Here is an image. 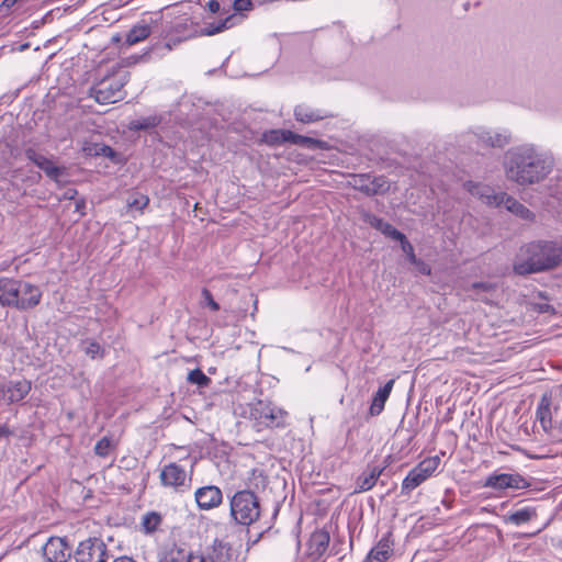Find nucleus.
Segmentation results:
<instances>
[{
	"instance_id": "obj_26",
	"label": "nucleus",
	"mask_w": 562,
	"mask_h": 562,
	"mask_svg": "<svg viewBox=\"0 0 562 562\" xmlns=\"http://www.w3.org/2000/svg\"><path fill=\"white\" fill-rule=\"evenodd\" d=\"M382 470L379 468H372L369 472L362 473L356 483V492H366L371 490L378 479L380 477Z\"/></svg>"
},
{
	"instance_id": "obj_17",
	"label": "nucleus",
	"mask_w": 562,
	"mask_h": 562,
	"mask_svg": "<svg viewBox=\"0 0 562 562\" xmlns=\"http://www.w3.org/2000/svg\"><path fill=\"white\" fill-rule=\"evenodd\" d=\"M194 496L199 508L203 510L217 507L223 499L222 491L214 485L198 488Z\"/></svg>"
},
{
	"instance_id": "obj_21",
	"label": "nucleus",
	"mask_w": 562,
	"mask_h": 562,
	"mask_svg": "<svg viewBox=\"0 0 562 562\" xmlns=\"http://www.w3.org/2000/svg\"><path fill=\"white\" fill-rule=\"evenodd\" d=\"M294 116L299 122L311 124L328 117L329 114L325 111L313 109L306 104H300L294 109Z\"/></svg>"
},
{
	"instance_id": "obj_1",
	"label": "nucleus",
	"mask_w": 562,
	"mask_h": 562,
	"mask_svg": "<svg viewBox=\"0 0 562 562\" xmlns=\"http://www.w3.org/2000/svg\"><path fill=\"white\" fill-rule=\"evenodd\" d=\"M503 166L508 180L519 186H531L547 178L552 170L553 159L532 145H524L509 149Z\"/></svg>"
},
{
	"instance_id": "obj_18",
	"label": "nucleus",
	"mask_w": 562,
	"mask_h": 562,
	"mask_svg": "<svg viewBox=\"0 0 562 562\" xmlns=\"http://www.w3.org/2000/svg\"><path fill=\"white\" fill-rule=\"evenodd\" d=\"M329 544V533L325 530L314 531L306 542V555L312 560L323 557Z\"/></svg>"
},
{
	"instance_id": "obj_28",
	"label": "nucleus",
	"mask_w": 562,
	"mask_h": 562,
	"mask_svg": "<svg viewBox=\"0 0 562 562\" xmlns=\"http://www.w3.org/2000/svg\"><path fill=\"white\" fill-rule=\"evenodd\" d=\"M235 19L234 15L227 16L225 20L218 22V23H211L207 26L201 29L199 34L201 36H212L217 33L223 32L224 30L229 29L233 25V20Z\"/></svg>"
},
{
	"instance_id": "obj_20",
	"label": "nucleus",
	"mask_w": 562,
	"mask_h": 562,
	"mask_svg": "<svg viewBox=\"0 0 562 562\" xmlns=\"http://www.w3.org/2000/svg\"><path fill=\"white\" fill-rule=\"evenodd\" d=\"M465 190L472 195L482 200L488 206H498L501 193H495L488 186L468 181L464 183Z\"/></svg>"
},
{
	"instance_id": "obj_34",
	"label": "nucleus",
	"mask_w": 562,
	"mask_h": 562,
	"mask_svg": "<svg viewBox=\"0 0 562 562\" xmlns=\"http://www.w3.org/2000/svg\"><path fill=\"white\" fill-rule=\"evenodd\" d=\"M187 380L188 382L201 387H206L211 383V379L200 369L191 370L188 373Z\"/></svg>"
},
{
	"instance_id": "obj_50",
	"label": "nucleus",
	"mask_w": 562,
	"mask_h": 562,
	"mask_svg": "<svg viewBox=\"0 0 562 562\" xmlns=\"http://www.w3.org/2000/svg\"><path fill=\"white\" fill-rule=\"evenodd\" d=\"M209 10L213 13H217L221 10V4L217 0H211L207 3Z\"/></svg>"
},
{
	"instance_id": "obj_30",
	"label": "nucleus",
	"mask_w": 562,
	"mask_h": 562,
	"mask_svg": "<svg viewBox=\"0 0 562 562\" xmlns=\"http://www.w3.org/2000/svg\"><path fill=\"white\" fill-rule=\"evenodd\" d=\"M471 290L476 300L488 302L495 291V286L488 282H475L471 284Z\"/></svg>"
},
{
	"instance_id": "obj_11",
	"label": "nucleus",
	"mask_w": 562,
	"mask_h": 562,
	"mask_svg": "<svg viewBox=\"0 0 562 562\" xmlns=\"http://www.w3.org/2000/svg\"><path fill=\"white\" fill-rule=\"evenodd\" d=\"M32 384L27 380L9 381L0 384V402L14 404L21 402L30 393Z\"/></svg>"
},
{
	"instance_id": "obj_8",
	"label": "nucleus",
	"mask_w": 562,
	"mask_h": 562,
	"mask_svg": "<svg viewBox=\"0 0 562 562\" xmlns=\"http://www.w3.org/2000/svg\"><path fill=\"white\" fill-rule=\"evenodd\" d=\"M12 308L29 311L36 307L42 300V290L38 285L16 279Z\"/></svg>"
},
{
	"instance_id": "obj_33",
	"label": "nucleus",
	"mask_w": 562,
	"mask_h": 562,
	"mask_svg": "<svg viewBox=\"0 0 562 562\" xmlns=\"http://www.w3.org/2000/svg\"><path fill=\"white\" fill-rule=\"evenodd\" d=\"M83 151L89 156H104L111 159L115 156L114 150L110 146L103 144H95L92 147H83Z\"/></svg>"
},
{
	"instance_id": "obj_12",
	"label": "nucleus",
	"mask_w": 562,
	"mask_h": 562,
	"mask_svg": "<svg viewBox=\"0 0 562 562\" xmlns=\"http://www.w3.org/2000/svg\"><path fill=\"white\" fill-rule=\"evenodd\" d=\"M350 184L355 189H357L368 195L383 193L384 191H386L389 189V186H387L386 181L384 180V178L371 177L369 175L353 176L350 181Z\"/></svg>"
},
{
	"instance_id": "obj_32",
	"label": "nucleus",
	"mask_w": 562,
	"mask_h": 562,
	"mask_svg": "<svg viewBox=\"0 0 562 562\" xmlns=\"http://www.w3.org/2000/svg\"><path fill=\"white\" fill-rule=\"evenodd\" d=\"M161 516L156 512L147 513L142 518V527L146 533H153L161 524Z\"/></svg>"
},
{
	"instance_id": "obj_36",
	"label": "nucleus",
	"mask_w": 562,
	"mask_h": 562,
	"mask_svg": "<svg viewBox=\"0 0 562 562\" xmlns=\"http://www.w3.org/2000/svg\"><path fill=\"white\" fill-rule=\"evenodd\" d=\"M159 120L156 116H147L139 120L132 121L130 127L132 130H147L156 126Z\"/></svg>"
},
{
	"instance_id": "obj_44",
	"label": "nucleus",
	"mask_w": 562,
	"mask_h": 562,
	"mask_svg": "<svg viewBox=\"0 0 562 562\" xmlns=\"http://www.w3.org/2000/svg\"><path fill=\"white\" fill-rule=\"evenodd\" d=\"M233 8L236 12L249 11L252 9L251 0H235Z\"/></svg>"
},
{
	"instance_id": "obj_14",
	"label": "nucleus",
	"mask_w": 562,
	"mask_h": 562,
	"mask_svg": "<svg viewBox=\"0 0 562 562\" xmlns=\"http://www.w3.org/2000/svg\"><path fill=\"white\" fill-rule=\"evenodd\" d=\"M43 555L46 562H67L70 552L64 539L52 537L43 547Z\"/></svg>"
},
{
	"instance_id": "obj_29",
	"label": "nucleus",
	"mask_w": 562,
	"mask_h": 562,
	"mask_svg": "<svg viewBox=\"0 0 562 562\" xmlns=\"http://www.w3.org/2000/svg\"><path fill=\"white\" fill-rule=\"evenodd\" d=\"M235 19L234 15L227 16L225 20L218 22V23H211L207 26L201 29L199 34L201 36H212L217 33L223 32L224 30L229 29L233 25V20Z\"/></svg>"
},
{
	"instance_id": "obj_49",
	"label": "nucleus",
	"mask_w": 562,
	"mask_h": 562,
	"mask_svg": "<svg viewBox=\"0 0 562 562\" xmlns=\"http://www.w3.org/2000/svg\"><path fill=\"white\" fill-rule=\"evenodd\" d=\"M414 265L417 267L419 272L427 274V276L430 274L431 270H430L429 266L426 265L424 261L418 259V262L414 263Z\"/></svg>"
},
{
	"instance_id": "obj_40",
	"label": "nucleus",
	"mask_w": 562,
	"mask_h": 562,
	"mask_svg": "<svg viewBox=\"0 0 562 562\" xmlns=\"http://www.w3.org/2000/svg\"><path fill=\"white\" fill-rule=\"evenodd\" d=\"M283 130H274L263 135L266 143L274 145L283 143Z\"/></svg>"
},
{
	"instance_id": "obj_35",
	"label": "nucleus",
	"mask_w": 562,
	"mask_h": 562,
	"mask_svg": "<svg viewBox=\"0 0 562 562\" xmlns=\"http://www.w3.org/2000/svg\"><path fill=\"white\" fill-rule=\"evenodd\" d=\"M364 221L384 235L389 233V231L392 227L391 224L384 222L382 218L372 214H364Z\"/></svg>"
},
{
	"instance_id": "obj_46",
	"label": "nucleus",
	"mask_w": 562,
	"mask_h": 562,
	"mask_svg": "<svg viewBox=\"0 0 562 562\" xmlns=\"http://www.w3.org/2000/svg\"><path fill=\"white\" fill-rule=\"evenodd\" d=\"M191 554L190 552L186 551L184 549L178 550V555H171L169 559V562H190Z\"/></svg>"
},
{
	"instance_id": "obj_39",
	"label": "nucleus",
	"mask_w": 562,
	"mask_h": 562,
	"mask_svg": "<svg viewBox=\"0 0 562 562\" xmlns=\"http://www.w3.org/2000/svg\"><path fill=\"white\" fill-rule=\"evenodd\" d=\"M297 139H299V145L306 147V148H311V149L324 148V146H325V142L315 139L312 137H307V136L300 135V138H297Z\"/></svg>"
},
{
	"instance_id": "obj_10",
	"label": "nucleus",
	"mask_w": 562,
	"mask_h": 562,
	"mask_svg": "<svg viewBox=\"0 0 562 562\" xmlns=\"http://www.w3.org/2000/svg\"><path fill=\"white\" fill-rule=\"evenodd\" d=\"M105 544L99 539H89L79 543L75 552V562H106Z\"/></svg>"
},
{
	"instance_id": "obj_4",
	"label": "nucleus",
	"mask_w": 562,
	"mask_h": 562,
	"mask_svg": "<svg viewBox=\"0 0 562 562\" xmlns=\"http://www.w3.org/2000/svg\"><path fill=\"white\" fill-rule=\"evenodd\" d=\"M231 514L241 525H250L260 516V505L255 493L250 491L237 492L231 501Z\"/></svg>"
},
{
	"instance_id": "obj_22",
	"label": "nucleus",
	"mask_w": 562,
	"mask_h": 562,
	"mask_svg": "<svg viewBox=\"0 0 562 562\" xmlns=\"http://www.w3.org/2000/svg\"><path fill=\"white\" fill-rule=\"evenodd\" d=\"M394 383L395 381L392 379L387 381L384 386L380 387L375 392L372 398L371 406L369 408V413L371 416H378L382 413V411L384 409L385 402L387 401L393 390Z\"/></svg>"
},
{
	"instance_id": "obj_27",
	"label": "nucleus",
	"mask_w": 562,
	"mask_h": 562,
	"mask_svg": "<svg viewBox=\"0 0 562 562\" xmlns=\"http://www.w3.org/2000/svg\"><path fill=\"white\" fill-rule=\"evenodd\" d=\"M151 49L148 48L142 54H134L131 56H127L125 58H122L114 67V71H123V68L133 67L139 63H146L150 58Z\"/></svg>"
},
{
	"instance_id": "obj_43",
	"label": "nucleus",
	"mask_w": 562,
	"mask_h": 562,
	"mask_svg": "<svg viewBox=\"0 0 562 562\" xmlns=\"http://www.w3.org/2000/svg\"><path fill=\"white\" fill-rule=\"evenodd\" d=\"M202 297L204 300V303L210 306V308L212 311H218L220 310V305L214 301L211 292L207 290V289H203L202 290Z\"/></svg>"
},
{
	"instance_id": "obj_16",
	"label": "nucleus",
	"mask_w": 562,
	"mask_h": 562,
	"mask_svg": "<svg viewBox=\"0 0 562 562\" xmlns=\"http://www.w3.org/2000/svg\"><path fill=\"white\" fill-rule=\"evenodd\" d=\"M25 156L34 165L42 169L46 173V176L52 180L58 181L59 177L64 175L63 168L56 166L50 158L38 154L33 148L26 149Z\"/></svg>"
},
{
	"instance_id": "obj_24",
	"label": "nucleus",
	"mask_w": 562,
	"mask_h": 562,
	"mask_svg": "<svg viewBox=\"0 0 562 562\" xmlns=\"http://www.w3.org/2000/svg\"><path fill=\"white\" fill-rule=\"evenodd\" d=\"M393 543L389 536L383 537L378 544L370 551L369 559L375 560L376 562H384L391 559L393 553Z\"/></svg>"
},
{
	"instance_id": "obj_2",
	"label": "nucleus",
	"mask_w": 562,
	"mask_h": 562,
	"mask_svg": "<svg viewBox=\"0 0 562 562\" xmlns=\"http://www.w3.org/2000/svg\"><path fill=\"white\" fill-rule=\"evenodd\" d=\"M562 262V247L554 241H532L522 246L514 262L518 274L550 270Z\"/></svg>"
},
{
	"instance_id": "obj_6",
	"label": "nucleus",
	"mask_w": 562,
	"mask_h": 562,
	"mask_svg": "<svg viewBox=\"0 0 562 562\" xmlns=\"http://www.w3.org/2000/svg\"><path fill=\"white\" fill-rule=\"evenodd\" d=\"M440 461L438 456L428 457L414 467L402 482V494H409L428 480L438 469Z\"/></svg>"
},
{
	"instance_id": "obj_31",
	"label": "nucleus",
	"mask_w": 562,
	"mask_h": 562,
	"mask_svg": "<svg viewBox=\"0 0 562 562\" xmlns=\"http://www.w3.org/2000/svg\"><path fill=\"white\" fill-rule=\"evenodd\" d=\"M535 515H536V513L533 509L528 508V507L521 508V509H518V510L509 514L508 516H505L504 521L518 526V525L529 521L532 517H535Z\"/></svg>"
},
{
	"instance_id": "obj_5",
	"label": "nucleus",
	"mask_w": 562,
	"mask_h": 562,
	"mask_svg": "<svg viewBox=\"0 0 562 562\" xmlns=\"http://www.w3.org/2000/svg\"><path fill=\"white\" fill-rule=\"evenodd\" d=\"M537 417L544 431L562 429V396L555 391L542 395Z\"/></svg>"
},
{
	"instance_id": "obj_45",
	"label": "nucleus",
	"mask_w": 562,
	"mask_h": 562,
	"mask_svg": "<svg viewBox=\"0 0 562 562\" xmlns=\"http://www.w3.org/2000/svg\"><path fill=\"white\" fill-rule=\"evenodd\" d=\"M86 353L89 355L91 358L101 356V353H102L101 346L95 341H91L86 347Z\"/></svg>"
},
{
	"instance_id": "obj_7",
	"label": "nucleus",
	"mask_w": 562,
	"mask_h": 562,
	"mask_svg": "<svg viewBox=\"0 0 562 562\" xmlns=\"http://www.w3.org/2000/svg\"><path fill=\"white\" fill-rule=\"evenodd\" d=\"M286 413L272 405L258 401L251 406L250 417L256 422L258 427H280L284 425Z\"/></svg>"
},
{
	"instance_id": "obj_25",
	"label": "nucleus",
	"mask_w": 562,
	"mask_h": 562,
	"mask_svg": "<svg viewBox=\"0 0 562 562\" xmlns=\"http://www.w3.org/2000/svg\"><path fill=\"white\" fill-rule=\"evenodd\" d=\"M151 33L148 24L139 23L134 25L125 37V44L130 47L146 40Z\"/></svg>"
},
{
	"instance_id": "obj_13",
	"label": "nucleus",
	"mask_w": 562,
	"mask_h": 562,
	"mask_svg": "<svg viewBox=\"0 0 562 562\" xmlns=\"http://www.w3.org/2000/svg\"><path fill=\"white\" fill-rule=\"evenodd\" d=\"M474 135L484 147L502 148L510 140V133L506 130L477 127Z\"/></svg>"
},
{
	"instance_id": "obj_48",
	"label": "nucleus",
	"mask_w": 562,
	"mask_h": 562,
	"mask_svg": "<svg viewBox=\"0 0 562 562\" xmlns=\"http://www.w3.org/2000/svg\"><path fill=\"white\" fill-rule=\"evenodd\" d=\"M283 143L284 142H289V143H292V144H296L299 145V139L300 138V135L299 134H295L291 131H288V130H283Z\"/></svg>"
},
{
	"instance_id": "obj_47",
	"label": "nucleus",
	"mask_w": 562,
	"mask_h": 562,
	"mask_svg": "<svg viewBox=\"0 0 562 562\" xmlns=\"http://www.w3.org/2000/svg\"><path fill=\"white\" fill-rule=\"evenodd\" d=\"M385 236L394 239V240H398L401 244L406 240V237L403 233H401L400 231H397L395 227H391V229L389 231V233L385 234Z\"/></svg>"
},
{
	"instance_id": "obj_9",
	"label": "nucleus",
	"mask_w": 562,
	"mask_h": 562,
	"mask_svg": "<svg viewBox=\"0 0 562 562\" xmlns=\"http://www.w3.org/2000/svg\"><path fill=\"white\" fill-rule=\"evenodd\" d=\"M483 486L496 491L522 490L528 487L529 483L518 473H492L486 477Z\"/></svg>"
},
{
	"instance_id": "obj_19",
	"label": "nucleus",
	"mask_w": 562,
	"mask_h": 562,
	"mask_svg": "<svg viewBox=\"0 0 562 562\" xmlns=\"http://www.w3.org/2000/svg\"><path fill=\"white\" fill-rule=\"evenodd\" d=\"M498 206H504L508 212H510L521 221H525L527 223L535 222V213L527 206H525L522 203H520L518 200L508 195L507 193H501Z\"/></svg>"
},
{
	"instance_id": "obj_52",
	"label": "nucleus",
	"mask_w": 562,
	"mask_h": 562,
	"mask_svg": "<svg viewBox=\"0 0 562 562\" xmlns=\"http://www.w3.org/2000/svg\"><path fill=\"white\" fill-rule=\"evenodd\" d=\"M560 396H562V384L554 390Z\"/></svg>"
},
{
	"instance_id": "obj_23",
	"label": "nucleus",
	"mask_w": 562,
	"mask_h": 562,
	"mask_svg": "<svg viewBox=\"0 0 562 562\" xmlns=\"http://www.w3.org/2000/svg\"><path fill=\"white\" fill-rule=\"evenodd\" d=\"M16 279L15 278H8V277H0V305L2 307H11L13 304V297H14V291Z\"/></svg>"
},
{
	"instance_id": "obj_3",
	"label": "nucleus",
	"mask_w": 562,
	"mask_h": 562,
	"mask_svg": "<svg viewBox=\"0 0 562 562\" xmlns=\"http://www.w3.org/2000/svg\"><path fill=\"white\" fill-rule=\"evenodd\" d=\"M130 79V74L126 71H114L100 81H98L91 89L90 95L100 104H111L121 101L125 92L124 86Z\"/></svg>"
},
{
	"instance_id": "obj_51",
	"label": "nucleus",
	"mask_w": 562,
	"mask_h": 562,
	"mask_svg": "<svg viewBox=\"0 0 562 562\" xmlns=\"http://www.w3.org/2000/svg\"><path fill=\"white\" fill-rule=\"evenodd\" d=\"M11 434L5 425H0V438L8 437Z\"/></svg>"
},
{
	"instance_id": "obj_37",
	"label": "nucleus",
	"mask_w": 562,
	"mask_h": 562,
	"mask_svg": "<svg viewBox=\"0 0 562 562\" xmlns=\"http://www.w3.org/2000/svg\"><path fill=\"white\" fill-rule=\"evenodd\" d=\"M149 203V199L144 194H135L131 200H128L127 205L130 209L137 210L142 212Z\"/></svg>"
},
{
	"instance_id": "obj_38",
	"label": "nucleus",
	"mask_w": 562,
	"mask_h": 562,
	"mask_svg": "<svg viewBox=\"0 0 562 562\" xmlns=\"http://www.w3.org/2000/svg\"><path fill=\"white\" fill-rule=\"evenodd\" d=\"M111 449H112L111 440L106 437H103L95 443L94 452H95V454H98L100 457H106V456H109Z\"/></svg>"
},
{
	"instance_id": "obj_15",
	"label": "nucleus",
	"mask_w": 562,
	"mask_h": 562,
	"mask_svg": "<svg viewBox=\"0 0 562 562\" xmlns=\"http://www.w3.org/2000/svg\"><path fill=\"white\" fill-rule=\"evenodd\" d=\"M187 472L177 463H169L160 472V481L162 485L178 490L187 486Z\"/></svg>"
},
{
	"instance_id": "obj_42",
	"label": "nucleus",
	"mask_w": 562,
	"mask_h": 562,
	"mask_svg": "<svg viewBox=\"0 0 562 562\" xmlns=\"http://www.w3.org/2000/svg\"><path fill=\"white\" fill-rule=\"evenodd\" d=\"M221 550V553L217 554L214 559L218 560V561H222L224 559L226 560H232L234 559L233 557V553L231 552V550L228 548H226V544H224L223 542H218L215 547V550Z\"/></svg>"
},
{
	"instance_id": "obj_41",
	"label": "nucleus",
	"mask_w": 562,
	"mask_h": 562,
	"mask_svg": "<svg viewBox=\"0 0 562 562\" xmlns=\"http://www.w3.org/2000/svg\"><path fill=\"white\" fill-rule=\"evenodd\" d=\"M402 250L404 254H406L408 260L411 263H417L418 259L414 252V248L412 244L406 239L401 244Z\"/></svg>"
}]
</instances>
